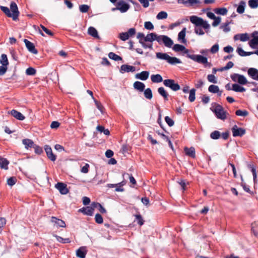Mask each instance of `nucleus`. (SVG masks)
I'll list each match as a JSON object with an SVG mask.
<instances>
[{"instance_id":"nucleus-1","label":"nucleus","mask_w":258,"mask_h":258,"mask_svg":"<svg viewBox=\"0 0 258 258\" xmlns=\"http://www.w3.org/2000/svg\"><path fill=\"white\" fill-rule=\"evenodd\" d=\"M1 10L9 17H11L14 20H16L19 14L18 7L15 3H12L10 10L6 7L1 6Z\"/></svg>"},{"instance_id":"nucleus-2","label":"nucleus","mask_w":258,"mask_h":258,"mask_svg":"<svg viewBox=\"0 0 258 258\" xmlns=\"http://www.w3.org/2000/svg\"><path fill=\"white\" fill-rule=\"evenodd\" d=\"M156 57L159 59L165 60L169 64L172 65L181 63L179 59L175 57H171L166 53L157 52L156 53Z\"/></svg>"},{"instance_id":"nucleus-3","label":"nucleus","mask_w":258,"mask_h":258,"mask_svg":"<svg viewBox=\"0 0 258 258\" xmlns=\"http://www.w3.org/2000/svg\"><path fill=\"white\" fill-rule=\"evenodd\" d=\"M115 8L111 9V11L114 12L115 11H119L121 13H125L128 11L130 8V5L125 1V0L118 1L116 5Z\"/></svg>"},{"instance_id":"nucleus-4","label":"nucleus","mask_w":258,"mask_h":258,"mask_svg":"<svg viewBox=\"0 0 258 258\" xmlns=\"http://www.w3.org/2000/svg\"><path fill=\"white\" fill-rule=\"evenodd\" d=\"M157 42L160 45L164 44L165 46L170 48L173 45V41L168 36L164 35H159Z\"/></svg>"},{"instance_id":"nucleus-5","label":"nucleus","mask_w":258,"mask_h":258,"mask_svg":"<svg viewBox=\"0 0 258 258\" xmlns=\"http://www.w3.org/2000/svg\"><path fill=\"white\" fill-rule=\"evenodd\" d=\"M213 111L215 113L218 118L224 120L227 117V112L224 111L223 108L220 105H216Z\"/></svg>"},{"instance_id":"nucleus-6","label":"nucleus","mask_w":258,"mask_h":258,"mask_svg":"<svg viewBox=\"0 0 258 258\" xmlns=\"http://www.w3.org/2000/svg\"><path fill=\"white\" fill-rule=\"evenodd\" d=\"M136 31L135 28H130L126 32H122L119 33L118 38L122 41H125L130 37H133L136 34Z\"/></svg>"},{"instance_id":"nucleus-7","label":"nucleus","mask_w":258,"mask_h":258,"mask_svg":"<svg viewBox=\"0 0 258 258\" xmlns=\"http://www.w3.org/2000/svg\"><path fill=\"white\" fill-rule=\"evenodd\" d=\"M163 84L166 87L170 88L174 91H176L180 89V86L177 83H176L174 80H165L163 81Z\"/></svg>"},{"instance_id":"nucleus-8","label":"nucleus","mask_w":258,"mask_h":258,"mask_svg":"<svg viewBox=\"0 0 258 258\" xmlns=\"http://www.w3.org/2000/svg\"><path fill=\"white\" fill-rule=\"evenodd\" d=\"M231 78L234 82H237L241 85H245L247 83L246 78L242 75L233 74L231 75Z\"/></svg>"},{"instance_id":"nucleus-9","label":"nucleus","mask_w":258,"mask_h":258,"mask_svg":"<svg viewBox=\"0 0 258 258\" xmlns=\"http://www.w3.org/2000/svg\"><path fill=\"white\" fill-rule=\"evenodd\" d=\"M195 27H202L205 29H208L210 28V25L207 21L197 16H195Z\"/></svg>"},{"instance_id":"nucleus-10","label":"nucleus","mask_w":258,"mask_h":258,"mask_svg":"<svg viewBox=\"0 0 258 258\" xmlns=\"http://www.w3.org/2000/svg\"><path fill=\"white\" fill-rule=\"evenodd\" d=\"M195 60L204 65L206 68H211L212 64L208 62L207 58L201 55H195Z\"/></svg>"},{"instance_id":"nucleus-11","label":"nucleus","mask_w":258,"mask_h":258,"mask_svg":"<svg viewBox=\"0 0 258 258\" xmlns=\"http://www.w3.org/2000/svg\"><path fill=\"white\" fill-rule=\"evenodd\" d=\"M233 137H241L245 133V130L242 128H239L236 125H234L232 129Z\"/></svg>"},{"instance_id":"nucleus-12","label":"nucleus","mask_w":258,"mask_h":258,"mask_svg":"<svg viewBox=\"0 0 258 258\" xmlns=\"http://www.w3.org/2000/svg\"><path fill=\"white\" fill-rule=\"evenodd\" d=\"M55 187L62 195H66L69 192L67 185L63 183L58 182L55 184Z\"/></svg>"},{"instance_id":"nucleus-13","label":"nucleus","mask_w":258,"mask_h":258,"mask_svg":"<svg viewBox=\"0 0 258 258\" xmlns=\"http://www.w3.org/2000/svg\"><path fill=\"white\" fill-rule=\"evenodd\" d=\"M24 42L27 48L30 52L35 54H37L38 51L35 49V46L33 43L26 39L24 40Z\"/></svg>"},{"instance_id":"nucleus-14","label":"nucleus","mask_w":258,"mask_h":258,"mask_svg":"<svg viewBox=\"0 0 258 258\" xmlns=\"http://www.w3.org/2000/svg\"><path fill=\"white\" fill-rule=\"evenodd\" d=\"M44 150L46 153L47 157L52 161H54L56 160V156L52 153L51 147L48 145H45Z\"/></svg>"},{"instance_id":"nucleus-15","label":"nucleus","mask_w":258,"mask_h":258,"mask_svg":"<svg viewBox=\"0 0 258 258\" xmlns=\"http://www.w3.org/2000/svg\"><path fill=\"white\" fill-rule=\"evenodd\" d=\"M253 38L249 42V45L251 48H255L258 45V32L254 31L252 33Z\"/></svg>"},{"instance_id":"nucleus-16","label":"nucleus","mask_w":258,"mask_h":258,"mask_svg":"<svg viewBox=\"0 0 258 258\" xmlns=\"http://www.w3.org/2000/svg\"><path fill=\"white\" fill-rule=\"evenodd\" d=\"M136 71V69L135 67L127 65V64H122L120 67V72L121 73H124L125 72H134Z\"/></svg>"},{"instance_id":"nucleus-17","label":"nucleus","mask_w":258,"mask_h":258,"mask_svg":"<svg viewBox=\"0 0 258 258\" xmlns=\"http://www.w3.org/2000/svg\"><path fill=\"white\" fill-rule=\"evenodd\" d=\"M208 91L212 93H217L219 96H221L222 94V91L220 90L218 86L211 85L208 88Z\"/></svg>"},{"instance_id":"nucleus-18","label":"nucleus","mask_w":258,"mask_h":258,"mask_svg":"<svg viewBox=\"0 0 258 258\" xmlns=\"http://www.w3.org/2000/svg\"><path fill=\"white\" fill-rule=\"evenodd\" d=\"M149 76V72L148 71H143L140 73H138L136 75L135 77L137 79L143 81L146 80Z\"/></svg>"},{"instance_id":"nucleus-19","label":"nucleus","mask_w":258,"mask_h":258,"mask_svg":"<svg viewBox=\"0 0 258 258\" xmlns=\"http://www.w3.org/2000/svg\"><path fill=\"white\" fill-rule=\"evenodd\" d=\"M51 221L52 223H54L57 227H66V223L63 220L57 219L55 217H51Z\"/></svg>"},{"instance_id":"nucleus-20","label":"nucleus","mask_w":258,"mask_h":258,"mask_svg":"<svg viewBox=\"0 0 258 258\" xmlns=\"http://www.w3.org/2000/svg\"><path fill=\"white\" fill-rule=\"evenodd\" d=\"M159 35H157L156 33H151L147 35L145 37V41L147 42H153V41L156 40L158 39Z\"/></svg>"},{"instance_id":"nucleus-21","label":"nucleus","mask_w":258,"mask_h":258,"mask_svg":"<svg viewBox=\"0 0 258 258\" xmlns=\"http://www.w3.org/2000/svg\"><path fill=\"white\" fill-rule=\"evenodd\" d=\"M79 212L83 213L86 215L92 216L93 214L94 208L91 207H87L79 209Z\"/></svg>"},{"instance_id":"nucleus-22","label":"nucleus","mask_w":258,"mask_h":258,"mask_svg":"<svg viewBox=\"0 0 258 258\" xmlns=\"http://www.w3.org/2000/svg\"><path fill=\"white\" fill-rule=\"evenodd\" d=\"M87 253L86 247L82 246L76 251V255L80 258H85Z\"/></svg>"},{"instance_id":"nucleus-23","label":"nucleus","mask_w":258,"mask_h":258,"mask_svg":"<svg viewBox=\"0 0 258 258\" xmlns=\"http://www.w3.org/2000/svg\"><path fill=\"white\" fill-rule=\"evenodd\" d=\"M10 113L16 119L19 120H23L25 119V116L20 112L16 110L13 109L11 111Z\"/></svg>"},{"instance_id":"nucleus-24","label":"nucleus","mask_w":258,"mask_h":258,"mask_svg":"<svg viewBox=\"0 0 258 258\" xmlns=\"http://www.w3.org/2000/svg\"><path fill=\"white\" fill-rule=\"evenodd\" d=\"M172 49L175 52H183L185 53L188 52V50L184 46L180 44H175Z\"/></svg>"},{"instance_id":"nucleus-25","label":"nucleus","mask_w":258,"mask_h":258,"mask_svg":"<svg viewBox=\"0 0 258 258\" xmlns=\"http://www.w3.org/2000/svg\"><path fill=\"white\" fill-rule=\"evenodd\" d=\"M182 91L185 93H189V96L188 99L190 102L194 101V89L189 90L188 86H184L182 89Z\"/></svg>"},{"instance_id":"nucleus-26","label":"nucleus","mask_w":258,"mask_h":258,"mask_svg":"<svg viewBox=\"0 0 258 258\" xmlns=\"http://www.w3.org/2000/svg\"><path fill=\"white\" fill-rule=\"evenodd\" d=\"M247 73L253 80H257L256 77L258 76V70L255 68H251L248 70Z\"/></svg>"},{"instance_id":"nucleus-27","label":"nucleus","mask_w":258,"mask_h":258,"mask_svg":"<svg viewBox=\"0 0 258 258\" xmlns=\"http://www.w3.org/2000/svg\"><path fill=\"white\" fill-rule=\"evenodd\" d=\"M133 86L135 89L140 92H143L145 90V85L141 82L136 81L134 83Z\"/></svg>"},{"instance_id":"nucleus-28","label":"nucleus","mask_w":258,"mask_h":258,"mask_svg":"<svg viewBox=\"0 0 258 258\" xmlns=\"http://www.w3.org/2000/svg\"><path fill=\"white\" fill-rule=\"evenodd\" d=\"M234 38L235 40L239 39L241 41H246L249 40V37L247 33H243L235 35Z\"/></svg>"},{"instance_id":"nucleus-29","label":"nucleus","mask_w":258,"mask_h":258,"mask_svg":"<svg viewBox=\"0 0 258 258\" xmlns=\"http://www.w3.org/2000/svg\"><path fill=\"white\" fill-rule=\"evenodd\" d=\"M185 33H186V28H184L179 33L178 35V40L181 42L184 43L186 42V40L185 39Z\"/></svg>"},{"instance_id":"nucleus-30","label":"nucleus","mask_w":258,"mask_h":258,"mask_svg":"<svg viewBox=\"0 0 258 258\" xmlns=\"http://www.w3.org/2000/svg\"><path fill=\"white\" fill-rule=\"evenodd\" d=\"M22 143L24 145L26 149H28L30 148H33L34 143L32 140L28 139H25L22 140Z\"/></svg>"},{"instance_id":"nucleus-31","label":"nucleus","mask_w":258,"mask_h":258,"mask_svg":"<svg viewBox=\"0 0 258 258\" xmlns=\"http://www.w3.org/2000/svg\"><path fill=\"white\" fill-rule=\"evenodd\" d=\"M151 80L152 82L155 83H158L163 81V78L162 76L159 74L151 75Z\"/></svg>"},{"instance_id":"nucleus-32","label":"nucleus","mask_w":258,"mask_h":258,"mask_svg":"<svg viewBox=\"0 0 258 258\" xmlns=\"http://www.w3.org/2000/svg\"><path fill=\"white\" fill-rule=\"evenodd\" d=\"M88 33L90 35L92 36V37H93L94 38H99V36H98V32H97V30L93 27H90L88 28Z\"/></svg>"},{"instance_id":"nucleus-33","label":"nucleus","mask_w":258,"mask_h":258,"mask_svg":"<svg viewBox=\"0 0 258 258\" xmlns=\"http://www.w3.org/2000/svg\"><path fill=\"white\" fill-rule=\"evenodd\" d=\"M245 2L241 1L240 2L237 8L236 12L239 14H243L245 10Z\"/></svg>"},{"instance_id":"nucleus-34","label":"nucleus","mask_w":258,"mask_h":258,"mask_svg":"<svg viewBox=\"0 0 258 258\" xmlns=\"http://www.w3.org/2000/svg\"><path fill=\"white\" fill-rule=\"evenodd\" d=\"M158 92L165 100H168V94L163 87H159L158 89Z\"/></svg>"},{"instance_id":"nucleus-35","label":"nucleus","mask_w":258,"mask_h":258,"mask_svg":"<svg viewBox=\"0 0 258 258\" xmlns=\"http://www.w3.org/2000/svg\"><path fill=\"white\" fill-rule=\"evenodd\" d=\"M144 95L145 97L149 100H151L153 97V94L151 89L149 88L145 89L144 91Z\"/></svg>"},{"instance_id":"nucleus-36","label":"nucleus","mask_w":258,"mask_h":258,"mask_svg":"<svg viewBox=\"0 0 258 258\" xmlns=\"http://www.w3.org/2000/svg\"><path fill=\"white\" fill-rule=\"evenodd\" d=\"M214 11L217 14L223 16L226 15L228 13V10L225 8H217Z\"/></svg>"},{"instance_id":"nucleus-37","label":"nucleus","mask_w":258,"mask_h":258,"mask_svg":"<svg viewBox=\"0 0 258 258\" xmlns=\"http://www.w3.org/2000/svg\"><path fill=\"white\" fill-rule=\"evenodd\" d=\"M9 162L5 158H0V167L5 169H8Z\"/></svg>"},{"instance_id":"nucleus-38","label":"nucleus","mask_w":258,"mask_h":258,"mask_svg":"<svg viewBox=\"0 0 258 258\" xmlns=\"http://www.w3.org/2000/svg\"><path fill=\"white\" fill-rule=\"evenodd\" d=\"M232 90L237 92H243L245 91V89L237 84L232 85Z\"/></svg>"},{"instance_id":"nucleus-39","label":"nucleus","mask_w":258,"mask_h":258,"mask_svg":"<svg viewBox=\"0 0 258 258\" xmlns=\"http://www.w3.org/2000/svg\"><path fill=\"white\" fill-rule=\"evenodd\" d=\"M53 236L56 238L57 241L62 243H69L71 242V240L69 238H63L60 236L56 235H53Z\"/></svg>"},{"instance_id":"nucleus-40","label":"nucleus","mask_w":258,"mask_h":258,"mask_svg":"<svg viewBox=\"0 0 258 258\" xmlns=\"http://www.w3.org/2000/svg\"><path fill=\"white\" fill-rule=\"evenodd\" d=\"M0 63L2 65L8 66L9 64V61L8 57L6 54H3L1 55Z\"/></svg>"},{"instance_id":"nucleus-41","label":"nucleus","mask_w":258,"mask_h":258,"mask_svg":"<svg viewBox=\"0 0 258 258\" xmlns=\"http://www.w3.org/2000/svg\"><path fill=\"white\" fill-rule=\"evenodd\" d=\"M178 4H183L186 7L191 6L194 5V0H177Z\"/></svg>"},{"instance_id":"nucleus-42","label":"nucleus","mask_w":258,"mask_h":258,"mask_svg":"<svg viewBox=\"0 0 258 258\" xmlns=\"http://www.w3.org/2000/svg\"><path fill=\"white\" fill-rule=\"evenodd\" d=\"M248 167L251 169V171L252 173V175L253 176V180L254 182H255L256 178V168L253 165V164H249L248 165Z\"/></svg>"},{"instance_id":"nucleus-43","label":"nucleus","mask_w":258,"mask_h":258,"mask_svg":"<svg viewBox=\"0 0 258 258\" xmlns=\"http://www.w3.org/2000/svg\"><path fill=\"white\" fill-rule=\"evenodd\" d=\"M248 4L251 9H256L258 7V0H249Z\"/></svg>"},{"instance_id":"nucleus-44","label":"nucleus","mask_w":258,"mask_h":258,"mask_svg":"<svg viewBox=\"0 0 258 258\" xmlns=\"http://www.w3.org/2000/svg\"><path fill=\"white\" fill-rule=\"evenodd\" d=\"M221 136L220 132L218 131H215L211 133L210 137L214 140L218 139Z\"/></svg>"},{"instance_id":"nucleus-45","label":"nucleus","mask_w":258,"mask_h":258,"mask_svg":"<svg viewBox=\"0 0 258 258\" xmlns=\"http://www.w3.org/2000/svg\"><path fill=\"white\" fill-rule=\"evenodd\" d=\"M167 13L166 12L164 11H161L157 14L156 18L158 20L165 19L167 18Z\"/></svg>"},{"instance_id":"nucleus-46","label":"nucleus","mask_w":258,"mask_h":258,"mask_svg":"<svg viewBox=\"0 0 258 258\" xmlns=\"http://www.w3.org/2000/svg\"><path fill=\"white\" fill-rule=\"evenodd\" d=\"M108 56L110 59H113L115 61L120 60L122 59L121 57L113 52H110L108 54Z\"/></svg>"},{"instance_id":"nucleus-47","label":"nucleus","mask_w":258,"mask_h":258,"mask_svg":"<svg viewBox=\"0 0 258 258\" xmlns=\"http://www.w3.org/2000/svg\"><path fill=\"white\" fill-rule=\"evenodd\" d=\"M235 114L237 116H246L248 115V112L246 110H237L236 111Z\"/></svg>"},{"instance_id":"nucleus-48","label":"nucleus","mask_w":258,"mask_h":258,"mask_svg":"<svg viewBox=\"0 0 258 258\" xmlns=\"http://www.w3.org/2000/svg\"><path fill=\"white\" fill-rule=\"evenodd\" d=\"M184 151L186 155L191 157H194V149L192 148L188 149L187 147H185Z\"/></svg>"},{"instance_id":"nucleus-49","label":"nucleus","mask_w":258,"mask_h":258,"mask_svg":"<svg viewBox=\"0 0 258 258\" xmlns=\"http://www.w3.org/2000/svg\"><path fill=\"white\" fill-rule=\"evenodd\" d=\"M144 27L146 29L149 30H152L154 29V28L153 24L151 22H149V21L145 22Z\"/></svg>"},{"instance_id":"nucleus-50","label":"nucleus","mask_w":258,"mask_h":258,"mask_svg":"<svg viewBox=\"0 0 258 258\" xmlns=\"http://www.w3.org/2000/svg\"><path fill=\"white\" fill-rule=\"evenodd\" d=\"M92 206L93 207H96L97 206H98L99 207V210L101 213H106V210L99 204V203H92Z\"/></svg>"},{"instance_id":"nucleus-51","label":"nucleus","mask_w":258,"mask_h":258,"mask_svg":"<svg viewBox=\"0 0 258 258\" xmlns=\"http://www.w3.org/2000/svg\"><path fill=\"white\" fill-rule=\"evenodd\" d=\"M89 9V7L87 5H82L79 7V10L82 13H87Z\"/></svg>"},{"instance_id":"nucleus-52","label":"nucleus","mask_w":258,"mask_h":258,"mask_svg":"<svg viewBox=\"0 0 258 258\" xmlns=\"http://www.w3.org/2000/svg\"><path fill=\"white\" fill-rule=\"evenodd\" d=\"M36 70L31 67L28 68L26 71V74L27 75L33 76L36 74Z\"/></svg>"},{"instance_id":"nucleus-53","label":"nucleus","mask_w":258,"mask_h":258,"mask_svg":"<svg viewBox=\"0 0 258 258\" xmlns=\"http://www.w3.org/2000/svg\"><path fill=\"white\" fill-rule=\"evenodd\" d=\"M139 43L142 45V46L144 48H150L152 49V44H146L145 43V41H143V40H140Z\"/></svg>"},{"instance_id":"nucleus-54","label":"nucleus","mask_w":258,"mask_h":258,"mask_svg":"<svg viewBox=\"0 0 258 258\" xmlns=\"http://www.w3.org/2000/svg\"><path fill=\"white\" fill-rule=\"evenodd\" d=\"M208 80L211 83H217V81L214 75H209L207 77Z\"/></svg>"},{"instance_id":"nucleus-55","label":"nucleus","mask_w":258,"mask_h":258,"mask_svg":"<svg viewBox=\"0 0 258 258\" xmlns=\"http://www.w3.org/2000/svg\"><path fill=\"white\" fill-rule=\"evenodd\" d=\"M16 182V179L15 177H10L7 180V184L10 186L14 185Z\"/></svg>"},{"instance_id":"nucleus-56","label":"nucleus","mask_w":258,"mask_h":258,"mask_svg":"<svg viewBox=\"0 0 258 258\" xmlns=\"http://www.w3.org/2000/svg\"><path fill=\"white\" fill-rule=\"evenodd\" d=\"M95 221L98 224H101L103 223V220L101 215L99 214H97L95 215Z\"/></svg>"},{"instance_id":"nucleus-57","label":"nucleus","mask_w":258,"mask_h":258,"mask_svg":"<svg viewBox=\"0 0 258 258\" xmlns=\"http://www.w3.org/2000/svg\"><path fill=\"white\" fill-rule=\"evenodd\" d=\"M165 120L169 126H172L174 125V121L169 116H166Z\"/></svg>"},{"instance_id":"nucleus-58","label":"nucleus","mask_w":258,"mask_h":258,"mask_svg":"<svg viewBox=\"0 0 258 258\" xmlns=\"http://www.w3.org/2000/svg\"><path fill=\"white\" fill-rule=\"evenodd\" d=\"M214 22L212 23V26L213 27H216L221 22V18L220 17H216V18L214 19Z\"/></svg>"},{"instance_id":"nucleus-59","label":"nucleus","mask_w":258,"mask_h":258,"mask_svg":"<svg viewBox=\"0 0 258 258\" xmlns=\"http://www.w3.org/2000/svg\"><path fill=\"white\" fill-rule=\"evenodd\" d=\"M8 69V66L2 65L0 66V76L4 75Z\"/></svg>"},{"instance_id":"nucleus-60","label":"nucleus","mask_w":258,"mask_h":258,"mask_svg":"<svg viewBox=\"0 0 258 258\" xmlns=\"http://www.w3.org/2000/svg\"><path fill=\"white\" fill-rule=\"evenodd\" d=\"M219 50V45L218 44H216L214 45L212 48H211V52L212 53H215L217 52Z\"/></svg>"},{"instance_id":"nucleus-61","label":"nucleus","mask_w":258,"mask_h":258,"mask_svg":"<svg viewBox=\"0 0 258 258\" xmlns=\"http://www.w3.org/2000/svg\"><path fill=\"white\" fill-rule=\"evenodd\" d=\"M195 32L199 35H203L204 34V32L203 30L200 28V27H195Z\"/></svg>"},{"instance_id":"nucleus-62","label":"nucleus","mask_w":258,"mask_h":258,"mask_svg":"<svg viewBox=\"0 0 258 258\" xmlns=\"http://www.w3.org/2000/svg\"><path fill=\"white\" fill-rule=\"evenodd\" d=\"M35 149V152L36 154H40L42 152V149L41 147L34 144L33 147Z\"/></svg>"},{"instance_id":"nucleus-63","label":"nucleus","mask_w":258,"mask_h":258,"mask_svg":"<svg viewBox=\"0 0 258 258\" xmlns=\"http://www.w3.org/2000/svg\"><path fill=\"white\" fill-rule=\"evenodd\" d=\"M236 51L239 55L241 56H245V51H244L241 48L238 47Z\"/></svg>"},{"instance_id":"nucleus-64","label":"nucleus","mask_w":258,"mask_h":258,"mask_svg":"<svg viewBox=\"0 0 258 258\" xmlns=\"http://www.w3.org/2000/svg\"><path fill=\"white\" fill-rule=\"evenodd\" d=\"M60 123L58 121H53L51 122L50 127L51 128H57L59 127Z\"/></svg>"}]
</instances>
